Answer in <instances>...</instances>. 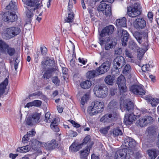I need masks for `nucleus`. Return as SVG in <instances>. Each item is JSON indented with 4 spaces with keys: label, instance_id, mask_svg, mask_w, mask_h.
Instances as JSON below:
<instances>
[{
    "label": "nucleus",
    "instance_id": "19",
    "mask_svg": "<svg viewBox=\"0 0 159 159\" xmlns=\"http://www.w3.org/2000/svg\"><path fill=\"white\" fill-rule=\"evenodd\" d=\"M111 63L109 61H106L102 63L97 69L99 75L107 71L109 69Z\"/></svg>",
    "mask_w": 159,
    "mask_h": 159
},
{
    "label": "nucleus",
    "instance_id": "35",
    "mask_svg": "<svg viewBox=\"0 0 159 159\" xmlns=\"http://www.w3.org/2000/svg\"><path fill=\"white\" fill-rule=\"evenodd\" d=\"M26 8L27 10L26 12V16L28 18H30L33 16V11L36 9H34L33 8H30V7H26Z\"/></svg>",
    "mask_w": 159,
    "mask_h": 159
},
{
    "label": "nucleus",
    "instance_id": "58",
    "mask_svg": "<svg viewBox=\"0 0 159 159\" xmlns=\"http://www.w3.org/2000/svg\"><path fill=\"white\" fill-rule=\"evenodd\" d=\"M29 137H30L28 134L25 135L23 137L22 139V142L25 143V141H27L29 139Z\"/></svg>",
    "mask_w": 159,
    "mask_h": 159
},
{
    "label": "nucleus",
    "instance_id": "12",
    "mask_svg": "<svg viewBox=\"0 0 159 159\" xmlns=\"http://www.w3.org/2000/svg\"><path fill=\"white\" fill-rule=\"evenodd\" d=\"M134 108V104L128 99L123 101L122 104H120V109L122 111L131 112Z\"/></svg>",
    "mask_w": 159,
    "mask_h": 159
},
{
    "label": "nucleus",
    "instance_id": "24",
    "mask_svg": "<svg viewBox=\"0 0 159 159\" xmlns=\"http://www.w3.org/2000/svg\"><path fill=\"white\" fill-rule=\"evenodd\" d=\"M136 120L135 116L133 113H128L125 115L124 122L126 125H130Z\"/></svg>",
    "mask_w": 159,
    "mask_h": 159
},
{
    "label": "nucleus",
    "instance_id": "5",
    "mask_svg": "<svg viewBox=\"0 0 159 159\" xmlns=\"http://www.w3.org/2000/svg\"><path fill=\"white\" fill-rule=\"evenodd\" d=\"M93 144V142L90 140V136L88 135L84 139L82 143L77 146L72 145L70 147V149L72 151H77L83 147L85 148L91 149Z\"/></svg>",
    "mask_w": 159,
    "mask_h": 159
},
{
    "label": "nucleus",
    "instance_id": "17",
    "mask_svg": "<svg viewBox=\"0 0 159 159\" xmlns=\"http://www.w3.org/2000/svg\"><path fill=\"white\" fill-rule=\"evenodd\" d=\"M2 18L4 21L12 22H14L17 20V16L15 13L7 12L3 14L2 16Z\"/></svg>",
    "mask_w": 159,
    "mask_h": 159
},
{
    "label": "nucleus",
    "instance_id": "1",
    "mask_svg": "<svg viewBox=\"0 0 159 159\" xmlns=\"http://www.w3.org/2000/svg\"><path fill=\"white\" fill-rule=\"evenodd\" d=\"M148 30H146L141 33L136 31L133 34L134 36L138 43L140 44H141L143 46V48L142 49L141 52L139 51L138 53V57L140 60H141L145 52L148 49Z\"/></svg>",
    "mask_w": 159,
    "mask_h": 159
},
{
    "label": "nucleus",
    "instance_id": "15",
    "mask_svg": "<svg viewBox=\"0 0 159 159\" xmlns=\"http://www.w3.org/2000/svg\"><path fill=\"white\" fill-rule=\"evenodd\" d=\"M99 43L102 46L104 44H105V49L106 50H109L110 48H113V46L116 44V42H113L112 39H111L109 37L105 39H99Z\"/></svg>",
    "mask_w": 159,
    "mask_h": 159
},
{
    "label": "nucleus",
    "instance_id": "27",
    "mask_svg": "<svg viewBox=\"0 0 159 159\" xmlns=\"http://www.w3.org/2000/svg\"><path fill=\"white\" fill-rule=\"evenodd\" d=\"M31 97H34V98H39L42 99H45L46 98V96L42 93V92L39 91L32 93L30 94L28 96L30 99Z\"/></svg>",
    "mask_w": 159,
    "mask_h": 159
},
{
    "label": "nucleus",
    "instance_id": "61",
    "mask_svg": "<svg viewBox=\"0 0 159 159\" xmlns=\"http://www.w3.org/2000/svg\"><path fill=\"white\" fill-rule=\"evenodd\" d=\"M117 89H116L111 88L110 89V93L111 96L114 95L115 93H116Z\"/></svg>",
    "mask_w": 159,
    "mask_h": 159
},
{
    "label": "nucleus",
    "instance_id": "3",
    "mask_svg": "<svg viewBox=\"0 0 159 159\" xmlns=\"http://www.w3.org/2000/svg\"><path fill=\"white\" fill-rule=\"evenodd\" d=\"M134 152L130 149H122L117 150L115 153L114 159L133 158Z\"/></svg>",
    "mask_w": 159,
    "mask_h": 159
},
{
    "label": "nucleus",
    "instance_id": "47",
    "mask_svg": "<svg viewBox=\"0 0 159 159\" xmlns=\"http://www.w3.org/2000/svg\"><path fill=\"white\" fill-rule=\"evenodd\" d=\"M144 120H145L146 125L152 122L153 121L152 117L150 116H145L144 117Z\"/></svg>",
    "mask_w": 159,
    "mask_h": 159
},
{
    "label": "nucleus",
    "instance_id": "41",
    "mask_svg": "<svg viewBox=\"0 0 159 159\" xmlns=\"http://www.w3.org/2000/svg\"><path fill=\"white\" fill-rule=\"evenodd\" d=\"M131 70V67L130 65L128 64H126L123 70V73L124 74L129 73Z\"/></svg>",
    "mask_w": 159,
    "mask_h": 159
},
{
    "label": "nucleus",
    "instance_id": "13",
    "mask_svg": "<svg viewBox=\"0 0 159 159\" xmlns=\"http://www.w3.org/2000/svg\"><path fill=\"white\" fill-rule=\"evenodd\" d=\"M25 3L30 8L34 9H40L43 6L42 1L40 0H26Z\"/></svg>",
    "mask_w": 159,
    "mask_h": 159
},
{
    "label": "nucleus",
    "instance_id": "53",
    "mask_svg": "<svg viewBox=\"0 0 159 159\" xmlns=\"http://www.w3.org/2000/svg\"><path fill=\"white\" fill-rule=\"evenodd\" d=\"M34 106L36 107H40L42 103L41 101L39 100H34L33 101Z\"/></svg>",
    "mask_w": 159,
    "mask_h": 159
},
{
    "label": "nucleus",
    "instance_id": "4",
    "mask_svg": "<svg viewBox=\"0 0 159 159\" xmlns=\"http://www.w3.org/2000/svg\"><path fill=\"white\" fill-rule=\"evenodd\" d=\"M141 7L140 3L136 2L132 6L127 7V14L130 17H136L141 14Z\"/></svg>",
    "mask_w": 159,
    "mask_h": 159
},
{
    "label": "nucleus",
    "instance_id": "33",
    "mask_svg": "<svg viewBox=\"0 0 159 159\" xmlns=\"http://www.w3.org/2000/svg\"><path fill=\"white\" fill-rule=\"evenodd\" d=\"M90 149V148H86L85 149L80 152L81 159H87V156L89 153Z\"/></svg>",
    "mask_w": 159,
    "mask_h": 159
},
{
    "label": "nucleus",
    "instance_id": "2",
    "mask_svg": "<svg viewBox=\"0 0 159 159\" xmlns=\"http://www.w3.org/2000/svg\"><path fill=\"white\" fill-rule=\"evenodd\" d=\"M104 103L103 102L95 101L91 103V105L88 107V112L90 115H96L101 112L104 110Z\"/></svg>",
    "mask_w": 159,
    "mask_h": 159
},
{
    "label": "nucleus",
    "instance_id": "57",
    "mask_svg": "<svg viewBox=\"0 0 159 159\" xmlns=\"http://www.w3.org/2000/svg\"><path fill=\"white\" fill-rule=\"evenodd\" d=\"M125 54L126 57L129 58H132V56L131 53L130 52V51L128 49H126L125 50Z\"/></svg>",
    "mask_w": 159,
    "mask_h": 159
},
{
    "label": "nucleus",
    "instance_id": "25",
    "mask_svg": "<svg viewBox=\"0 0 159 159\" xmlns=\"http://www.w3.org/2000/svg\"><path fill=\"white\" fill-rule=\"evenodd\" d=\"M145 99L148 101L152 107L156 106L159 103V99L158 98H154L148 95L145 96Z\"/></svg>",
    "mask_w": 159,
    "mask_h": 159
},
{
    "label": "nucleus",
    "instance_id": "60",
    "mask_svg": "<svg viewBox=\"0 0 159 159\" xmlns=\"http://www.w3.org/2000/svg\"><path fill=\"white\" fill-rule=\"evenodd\" d=\"M148 17L150 21H152L153 19V14L152 12H149L148 14Z\"/></svg>",
    "mask_w": 159,
    "mask_h": 159
},
{
    "label": "nucleus",
    "instance_id": "11",
    "mask_svg": "<svg viewBox=\"0 0 159 159\" xmlns=\"http://www.w3.org/2000/svg\"><path fill=\"white\" fill-rule=\"evenodd\" d=\"M113 66L118 71V69H121L125 64V60L122 56L117 57L113 61Z\"/></svg>",
    "mask_w": 159,
    "mask_h": 159
},
{
    "label": "nucleus",
    "instance_id": "32",
    "mask_svg": "<svg viewBox=\"0 0 159 159\" xmlns=\"http://www.w3.org/2000/svg\"><path fill=\"white\" fill-rule=\"evenodd\" d=\"M41 63L44 68L47 66H52L55 64L54 61L51 59L47 60L44 61H42Z\"/></svg>",
    "mask_w": 159,
    "mask_h": 159
},
{
    "label": "nucleus",
    "instance_id": "59",
    "mask_svg": "<svg viewBox=\"0 0 159 159\" xmlns=\"http://www.w3.org/2000/svg\"><path fill=\"white\" fill-rule=\"evenodd\" d=\"M70 123L72 124L74 127L79 128L80 127V125L77 123H76L75 121H74L73 120H71L70 121Z\"/></svg>",
    "mask_w": 159,
    "mask_h": 159
},
{
    "label": "nucleus",
    "instance_id": "30",
    "mask_svg": "<svg viewBox=\"0 0 159 159\" xmlns=\"http://www.w3.org/2000/svg\"><path fill=\"white\" fill-rule=\"evenodd\" d=\"M99 75L97 69L91 70L88 72L86 74V76L88 78L90 79Z\"/></svg>",
    "mask_w": 159,
    "mask_h": 159
},
{
    "label": "nucleus",
    "instance_id": "39",
    "mask_svg": "<svg viewBox=\"0 0 159 159\" xmlns=\"http://www.w3.org/2000/svg\"><path fill=\"white\" fill-rule=\"evenodd\" d=\"M114 79L111 75H108L105 78V81L106 84L112 85L113 83Z\"/></svg>",
    "mask_w": 159,
    "mask_h": 159
},
{
    "label": "nucleus",
    "instance_id": "40",
    "mask_svg": "<svg viewBox=\"0 0 159 159\" xmlns=\"http://www.w3.org/2000/svg\"><path fill=\"white\" fill-rule=\"evenodd\" d=\"M6 9L7 10L13 9L16 10L17 9V7L16 6V3L15 2L12 1L11 2L9 5L6 7Z\"/></svg>",
    "mask_w": 159,
    "mask_h": 159
},
{
    "label": "nucleus",
    "instance_id": "34",
    "mask_svg": "<svg viewBox=\"0 0 159 159\" xmlns=\"http://www.w3.org/2000/svg\"><path fill=\"white\" fill-rule=\"evenodd\" d=\"M92 84L91 81L89 80H86L81 83L80 85L81 87L84 89H88L91 86Z\"/></svg>",
    "mask_w": 159,
    "mask_h": 159
},
{
    "label": "nucleus",
    "instance_id": "28",
    "mask_svg": "<svg viewBox=\"0 0 159 159\" xmlns=\"http://www.w3.org/2000/svg\"><path fill=\"white\" fill-rule=\"evenodd\" d=\"M150 159H155L159 154V151L156 149H152L147 151Z\"/></svg>",
    "mask_w": 159,
    "mask_h": 159
},
{
    "label": "nucleus",
    "instance_id": "21",
    "mask_svg": "<svg viewBox=\"0 0 159 159\" xmlns=\"http://www.w3.org/2000/svg\"><path fill=\"white\" fill-rule=\"evenodd\" d=\"M114 28V26L112 25H110L106 26L101 31L100 34V37H103L111 34L113 32Z\"/></svg>",
    "mask_w": 159,
    "mask_h": 159
},
{
    "label": "nucleus",
    "instance_id": "51",
    "mask_svg": "<svg viewBox=\"0 0 159 159\" xmlns=\"http://www.w3.org/2000/svg\"><path fill=\"white\" fill-rule=\"evenodd\" d=\"M110 127L107 126L105 128H102L100 130V131L101 133L104 134H106L108 132V130L109 129Z\"/></svg>",
    "mask_w": 159,
    "mask_h": 159
},
{
    "label": "nucleus",
    "instance_id": "55",
    "mask_svg": "<svg viewBox=\"0 0 159 159\" xmlns=\"http://www.w3.org/2000/svg\"><path fill=\"white\" fill-rule=\"evenodd\" d=\"M26 122L27 125H32L34 123L31 117H29L27 118Z\"/></svg>",
    "mask_w": 159,
    "mask_h": 159
},
{
    "label": "nucleus",
    "instance_id": "26",
    "mask_svg": "<svg viewBox=\"0 0 159 159\" xmlns=\"http://www.w3.org/2000/svg\"><path fill=\"white\" fill-rule=\"evenodd\" d=\"M116 26L118 28L124 27L126 26V20L125 17L117 19L116 21Z\"/></svg>",
    "mask_w": 159,
    "mask_h": 159
},
{
    "label": "nucleus",
    "instance_id": "50",
    "mask_svg": "<svg viewBox=\"0 0 159 159\" xmlns=\"http://www.w3.org/2000/svg\"><path fill=\"white\" fill-rule=\"evenodd\" d=\"M107 4L105 3H101L98 6V9L99 11H103L104 10Z\"/></svg>",
    "mask_w": 159,
    "mask_h": 159
},
{
    "label": "nucleus",
    "instance_id": "6",
    "mask_svg": "<svg viewBox=\"0 0 159 159\" xmlns=\"http://www.w3.org/2000/svg\"><path fill=\"white\" fill-rule=\"evenodd\" d=\"M136 145V143L135 140L130 137H127L125 139L123 143V145L125 146L126 148H124L123 149H130L134 152L133 157H134L135 158H137L139 157V152H135L133 151V149Z\"/></svg>",
    "mask_w": 159,
    "mask_h": 159
},
{
    "label": "nucleus",
    "instance_id": "18",
    "mask_svg": "<svg viewBox=\"0 0 159 159\" xmlns=\"http://www.w3.org/2000/svg\"><path fill=\"white\" fill-rule=\"evenodd\" d=\"M117 116V115L116 113L106 114L101 118L100 120L104 123L110 122L116 120Z\"/></svg>",
    "mask_w": 159,
    "mask_h": 159
},
{
    "label": "nucleus",
    "instance_id": "9",
    "mask_svg": "<svg viewBox=\"0 0 159 159\" xmlns=\"http://www.w3.org/2000/svg\"><path fill=\"white\" fill-rule=\"evenodd\" d=\"M0 51L4 52L10 56H13L16 52L15 48L10 47L9 45L1 40H0Z\"/></svg>",
    "mask_w": 159,
    "mask_h": 159
},
{
    "label": "nucleus",
    "instance_id": "7",
    "mask_svg": "<svg viewBox=\"0 0 159 159\" xmlns=\"http://www.w3.org/2000/svg\"><path fill=\"white\" fill-rule=\"evenodd\" d=\"M20 31V29L18 27H11L6 29L3 36L6 39H9L18 34Z\"/></svg>",
    "mask_w": 159,
    "mask_h": 159
},
{
    "label": "nucleus",
    "instance_id": "38",
    "mask_svg": "<svg viewBox=\"0 0 159 159\" xmlns=\"http://www.w3.org/2000/svg\"><path fill=\"white\" fill-rule=\"evenodd\" d=\"M103 13L107 16H109L111 15V7L110 5H107L105 9L103 11Z\"/></svg>",
    "mask_w": 159,
    "mask_h": 159
},
{
    "label": "nucleus",
    "instance_id": "64",
    "mask_svg": "<svg viewBox=\"0 0 159 159\" xmlns=\"http://www.w3.org/2000/svg\"><path fill=\"white\" fill-rule=\"evenodd\" d=\"M18 155V154H13L12 153L10 154L9 156V157L11 158L12 159H15L16 157Z\"/></svg>",
    "mask_w": 159,
    "mask_h": 159
},
{
    "label": "nucleus",
    "instance_id": "22",
    "mask_svg": "<svg viewBox=\"0 0 159 159\" xmlns=\"http://www.w3.org/2000/svg\"><path fill=\"white\" fill-rule=\"evenodd\" d=\"M118 33H120L121 34V37H122L121 39L122 45L124 46H126L129 38V34L126 30L123 29H121L118 31Z\"/></svg>",
    "mask_w": 159,
    "mask_h": 159
},
{
    "label": "nucleus",
    "instance_id": "29",
    "mask_svg": "<svg viewBox=\"0 0 159 159\" xmlns=\"http://www.w3.org/2000/svg\"><path fill=\"white\" fill-rule=\"evenodd\" d=\"M8 83V79L6 78L0 84V98L5 93V89Z\"/></svg>",
    "mask_w": 159,
    "mask_h": 159
},
{
    "label": "nucleus",
    "instance_id": "44",
    "mask_svg": "<svg viewBox=\"0 0 159 159\" xmlns=\"http://www.w3.org/2000/svg\"><path fill=\"white\" fill-rule=\"evenodd\" d=\"M116 101L113 100L111 101L109 103L108 107L110 109H113L116 107Z\"/></svg>",
    "mask_w": 159,
    "mask_h": 159
},
{
    "label": "nucleus",
    "instance_id": "48",
    "mask_svg": "<svg viewBox=\"0 0 159 159\" xmlns=\"http://www.w3.org/2000/svg\"><path fill=\"white\" fill-rule=\"evenodd\" d=\"M137 123L140 127H143L146 125L144 117L140 118L139 120H138Z\"/></svg>",
    "mask_w": 159,
    "mask_h": 159
},
{
    "label": "nucleus",
    "instance_id": "23",
    "mask_svg": "<svg viewBox=\"0 0 159 159\" xmlns=\"http://www.w3.org/2000/svg\"><path fill=\"white\" fill-rule=\"evenodd\" d=\"M57 70V68L56 66L50 68L45 71L43 77L46 79H49L52 76L54 73Z\"/></svg>",
    "mask_w": 159,
    "mask_h": 159
},
{
    "label": "nucleus",
    "instance_id": "36",
    "mask_svg": "<svg viewBox=\"0 0 159 159\" xmlns=\"http://www.w3.org/2000/svg\"><path fill=\"white\" fill-rule=\"evenodd\" d=\"M30 150V147L28 146L21 147L18 148L17 149V151L18 152L24 153L28 152Z\"/></svg>",
    "mask_w": 159,
    "mask_h": 159
},
{
    "label": "nucleus",
    "instance_id": "56",
    "mask_svg": "<svg viewBox=\"0 0 159 159\" xmlns=\"http://www.w3.org/2000/svg\"><path fill=\"white\" fill-rule=\"evenodd\" d=\"M72 3V0H71V1L70 0L68 6V10L69 12V13L73 12L72 11V9L73 8V5Z\"/></svg>",
    "mask_w": 159,
    "mask_h": 159
},
{
    "label": "nucleus",
    "instance_id": "46",
    "mask_svg": "<svg viewBox=\"0 0 159 159\" xmlns=\"http://www.w3.org/2000/svg\"><path fill=\"white\" fill-rule=\"evenodd\" d=\"M89 99V95L87 94H85L82 98L81 103L83 105H84L85 103Z\"/></svg>",
    "mask_w": 159,
    "mask_h": 159
},
{
    "label": "nucleus",
    "instance_id": "52",
    "mask_svg": "<svg viewBox=\"0 0 159 159\" xmlns=\"http://www.w3.org/2000/svg\"><path fill=\"white\" fill-rule=\"evenodd\" d=\"M32 143V147L33 148H36L38 145L39 144V142L35 139H32L31 141Z\"/></svg>",
    "mask_w": 159,
    "mask_h": 159
},
{
    "label": "nucleus",
    "instance_id": "20",
    "mask_svg": "<svg viewBox=\"0 0 159 159\" xmlns=\"http://www.w3.org/2000/svg\"><path fill=\"white\" fill-rule=\"evenodd\" d=\"M133 25L136 29H142L146 26V22L142 18H137L134 22Z\"/></svg>",
    "mask_w": 159,
    "mask_h": 159
},
{
    "label": "nucleus",
    "instance_id": "43",
    "mask_svg": "<svg viewBox=\"0 0 159 159\" xmlns=\"http://www.w3.org/2000/svg\"><path fill=\"white\" fill-rule=\"evenodd\" d=\"M113 133L114 135L116 136L120 135L122 134V131L118 127H117L113 129Z\"/></svg>",
    "mask_w": 159,
    "mask_h": 159
},
{
    "label": "nucleus",
    "instance_id": "49",
    "mask_svg": "<svg viewBox=\"0 0 159 159\" xmlns=\"http://www.w3.org/2000/svg\"><path fill=\"white\" fill-rule=\"evenodd\" d=\"M152 67V66H151L149 64L143 65L142 67V69L143 71L144 72L150 71V68Z\"/></svg>",
    "mask_w": 159,
    "mask_h": 159
},
{
    "label": "nucleus",
    "instance_id": "16",
    "mask_svg": "<svg viewBox=\"0 0 159 159\" xmlns=\"http://www.w3.org/2000/svg\"><path fill=\"white\" fill-rule=\"evenodd\" d=\"M116 83L118 84L120 92H125L127 90L126 80L125 77L121 75L117 78Z\"/></svg>",
    "mask_w": 159,
    "mask_h": 159
},
{
    "label": "nucleus",
    "instance_id": "45",
    "mask_svg": "<svg viewBox=\"0 0 159 159\" xmlns=\"http://www.w3.org/2000/svg\"><path fill=\"white\" fill-rule=\"evenodd\" d=\"M34 123L38 122L40 118V115L39 113L34 114L31 117Z\"/></svg>",
    "mask_w": 159,
    "mask_h": 159
},
{
    "label": "nucleus",
    "instance_id": "63",
    "mask_svg": "<svg viewBox=\"0 0 159 159\" xmlns=\"http://www.w3.org/2000/svg\"><path fill=\"white\" fill-rule=\"evenodd\" d=\"M35 131L34 130H31L29 131L28 133L29 135V137H32L35 134Z\"/></svg>",
    "mask_w": 159,
    "mask_h": 159
},
{
    "label": "nucleus",
    "instance_id": "14",
    "mask_svg": "<svg viewBox=\"0 0 159 159\" xmlns=\"http://www.w3.org/2000/svg\"><path fill=\"white\" fill-rule=\"evenodd\" d=\"M130 90L136 95H143L145 94V91L142 85H133L130 87Z\"/></svg>",
    "mask_w": 159,
    "mask_h": 159
},
{
    "label": "nucleus",
    "instance_id": "62",
    "mask_svg": "<svg viewBox=\"0 0 159 159\" xmlns=\"http://www.w3.org/2000/svg\"><path fill=\"white\" fill-rule=\"evenodd\" d=\"M34 106L33 101L28 103L25 106V107L29 108Z\"/></svg>",
    "mask_w": 159,
    "mask_h": 159
},
{
    "label": "nucleus",
    "instance_id": "37",
    "mask_svg": "<svg viewBox=\"0 0 159 159\" xmlns=\"http://www.w3.org/2000/svg\"><path fill=\"white\" fill-rule=\"evenodd\" d=\"M74 14L73 12L69 13L67 17H66L65 19L66 22L68 23L72 22L73 21Z\"/></svg>",
    "mask_w": 159,
    "mask_h": 159
},
{
    "label": "nucleus",
    "instance_id": "42",
    "mask_svg": "<svg viewBox=\"0 0 159 159\" xmlns=\"http://www.w3.org/2000/svg\"><path fill=\"white\" fill-rule=\"evenodd\" d=\"M52 82L55 85L58 86L59 85L60 80L58 78V77L55 76L52 77Z\"/></svg>",
    "mask_w": 159,
    "mask_h": 159
},
{
    "label": "nucleus",
    "instance_id": "31",
    "mask_svg": "<svg viewBox=\"0 0 159 159\" xmlns=\"http://www.w3.org/2000/svg\"><path fill=\"white\" fill-rule=\"evenodd\" d=\"M47 148L49 150H52L57 146L58 144L55 140H52L46 144Z\"/></svg>",
    "mask_w": 159,
    "mask_h": 159
},
{
    "label": "nucleus",
    "instance_id": "8",
    "mask_svg": "<svg viewBox=\"0 0 159 159\" xmlns=\"http://www.w3.org/2000/svg\"><path fill=\"white\" fill-rule=\"evenodd\" d=\"M50 113L49 112H47L45 114L44 121L48 123L51 122L50 125L51 129L54 131L57 132L59 131V129L58 126V120L57 119L55 118L52 120V119L50 118Z\"/></svg>",
    "mask_w": 159,
    "mask_h": 159
},
{
    "label": "nucleus",
    "instance_id": "10",
    "mask_svg": "<svg viewBox=\"0 0 159 159\" xmlns=\"http://www.w3.org/2000/svg\"><path fill=\"white\" fill-rule=\"evenodd\" d=\"M93 91L94 94L98 98H104L108 95V89L106 87L96 86Z\"/></svg>",
    "mask_w": 159,
    "mask_h": 159
},
{
    "label": "nucleus",
    "instance_id": "54",
    "mask_svg": "<svg viewBox=\"0 0 159 159\" xmlns=\"http://www.w3.org/2000/svg\"><path fill=\"white\" fill-rule=\"evenodd\" d=\"M40 50L42 54L43 55H45L47 52V48L44 46H42L40 47Z\"/></svg>",
    "mask_w": 159,
    "mask_h": 159
}]
</instances>
